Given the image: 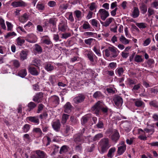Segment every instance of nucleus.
Returning a JSON list of instances; mask_svg holds the SVG:
<instances>
[{
  "label": "nucleus",
  "mask_w": 158,
  "mask_h": 158,
  "mask_svg": "<svg viewBox=\"0 0 158 158\" xmlns=\"http://www.w3.org/2000/svg\"><path fill=\"white\" fill-rule=\"evenodd\" d=\"M101 109L104 113H107L108 111V108L107 107H101V102L100 101H98L91 108V110L93 111H94L95 113L97 115L99 114Z\"/></svg>",
  "instance_id": "f257e3e1"
},
{
  "label": "nucleus",
  "mask_w": 158,
  "mask_h": 158,
  "mask_svg": "<svg viewBox=\"0 0 158 158\" xmlns=\"http://www.w3.org/2000/svg\"><path fill=\"white\" fill-rule=\"evenodd\" d=\"M100 143L101 148V153H103L106 152L110 146L108 138H104L100 140Z\"/></svg>",
  "instance_id": "f03ea898"
},
{
  "label": "nucleus",
  "mask_w": 158,
  "mask_h": 158,
  "mask_svg": "<svg viewBox=\"0 0 158 158\" xmlns=\"http://www.w3.org/2000/svg\"><path fill=\"white\" fill-rule=\"evenodd\" d=\"M117 49L114 47H110L104 50L105 56L108 57L112 55L111 57H116L118 54L117 53Z\"/></svg>",
  "instance_id": "7ed1b4c3"
},
{
  "label": "nucleus",
  "mask_w": 158,
  "mask_h": 158,
  "mask_svg": "<svg viewBox=\"0 0 158 158\" xmlns=\"http://www.w3.org/2000/svg\"><path fill=\"white\" fill-rule=\"evenodd\" d=\"M113 101L115 105L118 107L122 106L123 102L122 98L118 95H115L114 96Z\"/></svg>",
  "instance_id": "20e7f679"
},
{
  "label": "nucleus",
  "mask_w": 158,
  "mask_h": 158,
  "mask_svg": "<svg viewBox=\"0 0 158 158\" xmlns=\"http://www.w3.org/2000/svg\"><path fill=\"white\" fill-rule=\"evenodd\" d=\"M43 97V94L41 92L37 93L33 98V101L39 103L41 102Z\"/></svg>",
  "instance_id": "39448f33"
},
{
  "label": "nucleus",
  "mask_w": 158,
  "mask_h": 158,
  "mask_svg": "<svg viewBox=\"0 0 158 158\" xmlns=\"http://www.w3.org/2000/svg\"><path fill=\"white\" fill-rule=\"evenodd\" d=\"M29 73L32 75L37 76L40 72V70L38 68V69L33 67H29L28 69Z\"/></svg>",
  "instance_id": "423d86ee"
},
{
  "label": "nucleus",
  "mask_w": 158,
  "mask_h": 158,
  "mask_svg": "<svg viewBox=\"0 0 158 158\" xmlns=\"http://www.w3.org/2000/svg\"><path fill=\"white\" fill-rule=\"evenodd\" d=\"M100 14L101 19L103 20H105L109 16V13L104 9H100L99 11Z\"/></svg>",
  "instance_id": "0eeeda50"
},
{
  "label": "nucleus",
  "mask_w": 158,
  "mask_h": 158,
  "mask_svg": "<svg viewBox=\"0 0 158 158\" xmlns=\"http://www.w3.org/2000/svg\"><path fill=\"white\" fill-rule=\"evenodd\" d=\"M133 101L134 102L135 106L137 107H143L145 106L144 103L141 100V98L134 99Z\"/></svg>",
  "instance_id": "6e6552de"
},
{
  "label": "nucleus",
  "mask_w": 158,
  "mask_h": 158,
  "mask_svg": "<svg viewBox=\"0 0 158 158\" xmlns=\"http://www.w3.org/2000/svg\"><path fill=\"white\" fill-rule=\"evenodd\" d=\"M52 126L53 129L57 132L59 131L61 126V124L59 120L53 122L52 123Z\"/></svg>",
  "instance_id": "1a4fd4ad"
},
{
  "label": "nucleus",
  "mask_w": 158,
  "mask_h": 158,
  "mask_svg": "<svg viewBox=\"0 0 158 158\" xmlns=\"http://www.w3.org/2000/svg\"><path fill=\"white\" fill-rule=\"evenodd\" d=\"M11 5L14 7L25 6H27L26 4L22 0H19L17 1L13 2Z\"/></svg>",
  "instance_id": "9d476101"
},
{
  "label": "nucleus",
  "mask_w": 158,
  "mask_h": 158,
  "mask_svg": "<svg viewBox=\"0 0 158 158\" xmlns=\"http://www.w3.org/2000/svg\"><path fill=\"white\" fill-rule=\"evenodd\" d=\"M85 98V97L84 95L79 94L78 96L73 98V101L75 103L78 104L83 102Z\"/></svg>",
  "instance_id": "9b49d317"
},
{
  "label": "nucleus",
  "mask_w": 158,
  "mask_h": 158,
  "mask_svg": "<svg viewBox=\"0 0 158 158\" xmlns=\"http://www.w3.org/2000/svg\"><path fill=\"white\" fill-rule=\"evenodd\" d=\"M73 140L76 143L83 141L84 138L83 135L80 134H76L74 136Z\"/></svg>",
  "instance_id": "f8f14e48"
},
{
  "label": "nucleus",
  "mask_w": 158,
  "mask_h": 158,
  "mask_svg": "<svg viewBox=\"0 0 158 158\" xmlns=\"http://www.w3.org/2000/svg\"><path fill=\"white\" fill-rule=\"evenodd\" d=\"M73 108V106L69 102H67L64 106V112L65 113H69L71 111Z\"/></svg>",
  "instance_id": "ddd939ff"
},
{
  "label": "nucleus",
  "mask_w": 158,
  "mask_h": 158,
  "mask_svg": "<svg viewBox=\"0 0 158 158\" xmlns=\"http://www.w3.org/2000/svg\"><path fill=\"white\" fill-rule=\"evenodd\" d=\"M120 136L117 131L114 130L113 134L111 136V139L114 141L116 142L119 139Z\"/></svg>",
  "instance_id": "4468645a"
},
{
  "label": "nucleus",
  "mask_w": 158,
  "mask_h": 158,
  "mask_svg": "<svg viewBox=\"0 0 158 158\" xmlns=\"http://www.w3.org/2000/svg\"><path fill=\"white\" fill-rule=\"evenodd\" d=\"M139 11L138 8L137 7H134L131 15L133 18H137L139 16Z\"/></svg>",
  "instance_id": "2eb2a0df"
},
{
  "label": "nucleus",
  "mask_w": 158,
  "mask_h": 158,
  "mask_svg": "<svg viewBox=\"0 0 158 158\" xmlns=\"http://www.w3.org/2000/svg\"><path fill=\"white\" fill-rule=\"evenodd\" d=\"M126 149V145L123 144V145L120 146L118 147L117 153L119 155L122 154Z\"/></svg>",
  "instance_id": "dca6fc26"
},
{
  "label": "nucleus",
  "mask_w": 158,
  "mask_h": 158,
  "mask_svg": "<svg viewBox=\"0 0 158 158\" xmlns=\"http://www.w3.org/2000/svg\"><path fill=\"white\" fill-rule=\"evenodd\" d=\"M93 97L96 99H101L103 98L104 96L100 91H97L94 94Z\"/></svg>",
  "instance_id": "f3484780"
},
{
  "label": "nucleus",
  "mask_w": 158,
  "mask_h": 158,
  "mask_svg": "<svg viewBox=\"0 0 158 158\" xmlns=\"http://www.w3.org/2000/svg\"><path fill=\"white\" fill-rule=\"evenodd\" d=\"M116 150V149L115 147H112L110 148L107 154V156L110 158H112Z\"/></svg>",
  "instance_id": "a211bd4d"
},
{
  "label": "nucleus",
  "mask_w": 158,
  "mask_h": 158,
  "mask_svg": "<svg viewBox=\"0 0 158 158\" xmlns=\"http://www.w3.org/2000/svg\"><path fill=\"white\" fill-rule=\"evenodd\" d=\"M28 119L29 121L38 124L39 123V120L36 117L30 116L27 118Z\"/></svg>",
  "instance_id": "6ab92c4d"
},
{
  "label": "nucleus",
  "mask_w": 158,
  "mask_h": 158,
  "mask_svg": "<svg viewBox=\"0 0 158 158\" xmlns=\"http://www.w3.org/2000/svg\"><path fill=\"white\" fill-rule=\"evenodd\" d=\"M50 100L55 104H58L59 103V98L56 95L52 96L50 98Z\"/></svg>",
  "instance_id": "aec40b11"
},
{
  "label": "nucleus",
  "mask_w": 158,
  "mask_h": 158,
  "mask_svg": "<svg viewBox=\"0 0 158 158\" xmlns=\"http://www.w3.org/2000/svg\"><path fill=\"white\" fill-rule=\"evenodd\" d=\"M36 106V104L34 102H30L27 105L28 107L27 110L29 112L30 111L33 110Z\"/></svg>",
  "instance_id": "412c9836"
},
{
  "label": "nucleus",
  "mask_w": 158,
  "mask_h": 158,
  "mask_svg": "<svg viewBox=\"0 0 158 158\" xmlns=\"http://www.w3.org/2000/svg\"><path fill=\"white\" fill-rule=\"evenodd\" d=\"M18 74L19 76L24 78L27 75V70L26 69H22L19 71Z\"/></svg>",
  "instance_id": "4be33fe9"
},
{
  "label": "nucleus",
  "mask_w": 158,
  "mask_h": 158,
  "mask_svg": "<svg viewBox=\"0 0 158 158\" xmlns=\"http://www.w3.org/2000/svg\"><path fill=\"white\" fill-rule=\"evenodd\" d=\"M28 16L26 13H25L23 16L20 17L19 19V21L23 23L28 20Z\"/></svg>",
  "instance_id": "5701e85b"
},
{
  "label": "nucleus",
  "mask_w": 158,
  "mask_h": 158,
  "mask_svg": "<svg viewBox=\"0 0 158 158\" xmlns=\"http://www.w3.org/2000/svg\"><path fill=\"white\" fill-rule=\"evenodd\" d=\"M119 40L124 44H128L130 42V40L127 39L123 35H122L119 38Z\"/></svg>",
  "instance_id": "b1692460"
},
{
  "label": "nucleus",
  "mask_w": 158,
  "mask_h": 158,
  "mask_svg": "<svg viewBox=\"0 0 158 158\" xmlns=\"http://www.w3.org/2000/svg\"><path fill=\"white\" fill-rule=\"evenodd\" d=\"M54 67L51 64L47 63L45 66V69L48 72H51L54 69Z\"/></svg>",
  "instance_id": "393cba45"
},
{
  "label": "nucleus",
  "mask_w": 158,
  "mask_h": 158,
  "mask_svg": "<svg viewBox=\"0 0 158 158\" xmlns=\"http://www.w3.org/2000/svg\"><path fill=\"white\" fill-rule=\"evenodd\" d=\"M35 153L40 158H44L46 156V154L44 152L40 150H36Z\"/></svg>",
  "instance_id": "a878e982"
},
{
  "label": "nucleus",
  "mask_w": 158,
  "mask_h": 158,
  "mask_svg": "<svg viewBox=\"0 0 158 158\" xmlns=\"http://www.w3.org/2000/svg\"><path fill=\"white\" fill-rule=\"evenodd\" d=\"M139 8L141 13L143 14H144L147 11V7L146 5L144 4H142L139 7Z\"/></svg>",
  "instance_id": "bb28decb"
},
{
  "label": "nucleus",
  "mask_w": 158,
  "mask_h": 158,
  "mask_svg": "<svg viewBox=\"0 0 158 158\" xmlns=\"http://www.w3.org/2000/svg\"><path fill=\"white\" fill-rule=\"evenodd\" d=\"M34 49L39 53H41L43 52L42 48L38 44H35Z\"/></svg>",
  "instance_id": "cd10ccee"
},
{
  "label": "nucleus",
  "mask_w": 158,
  "mask_h": 158,
  "mask_svg": "<svg viewBox=\"0 0 158 158\" xmlns=\"http://www.w3.org/2000/svg\"><path fill=\"white\" fill-rule=\"evenodd\" d=\"M68 27L66 24H61L59 26L58 29L59 31L62 32H64L67 29Z\"/></svg>",
  "instance_id": "c85d7f7f"
},
{
  "label": "nucleus",
  "mask_w": 158,
  "mask_h": 158,
  "mask_svg": "<svg viewBox=\"0 0 158 158\" xmlns=\"http://www.w3.org/2000/svg\"><path fill=\"white\" fill-rule=\"evenodd\" d=\"M32 64L35 66L39 67L41 65V61L39 59H35L32 61Z\"/></svg>",
  "instance_id": "c756f323"
},
{
  "label": "nucleus",
  "mask_w": 158,
  "mask_h": 158,
  "mask_svg": "<svg viewBox=\"0 0 158 158\" xmlns=\"http://www.w3.org/2000/svg\"><path fill=\"white\" fill-rule=\"evenodd\" d=\"M27 52L22 51L20 53V59L22 60L27 59Z\"/></svg>",
  "instance_id": "7c9ffc66"
},
{
  "label": "nucleus",
  "mask_w": 158,
  "mask_h": 158,
  "mask_svg": "<svg viewBox=\"0 0 158 158\" xmlns=\"http://www.w3.org/2000/svg\"><path fill=\"white\" fill-rule=\"evenodd\" d=\"M89 118V117L87 116H83L81 119V124L82 125H85L88 122Z\"/></svg>",
  "instance_id": "2f4dec72"
},
{
  "label": "nucleus",
  "mask_w": 158,
  "mask_h": 158,
  "mask_svg": "<svg viewBox=\"0 0 158 158\" xmlns=\"http://www.w3.org/2000/svg\"><path fill=\"white\" fill-rule=\"evenodd\" d=\"M69 148L68 146L66 145L63 146L60 150V154H62L64 153L67 152Z\"/></svg>",
  "instance_id": "473e14b6"
},
{
  "label": "nucleus",
  "mask_w": 158,
  "mask_h": 158,
  "mask_svg": "<svg viewBox=\"0 0 158 158\" xmlns=\"http://www.w3.org/2000/svg\"><path fill=\"white\" fill-rule=\"evenodd\" d=\"M13 64V66L15 68H19L20 65V63L19 60H13L12 61Z\"/></svg>",
  "instance_id": "72a5a7b5"
},
{
  "label": "nucleus",
  "mask_w": 158,
  "mask_h": 158,
  "mask_svg": "<svg viewBox=\"0 0 158 158\" xmlns=\"http://www.w3.org/2000/svg\"><path fill=\"white\" fill-rule=\"evenodd\" d=\"M69 115L65 114H63L62 118V123L63 124L65 123L66 122L67 119L69 118Z\"/></svg>",
  "instance_id": "f704fd0d"
},
{
  "label": "nucleus",
  "mask_w": 158,
  "mask_h": 158,
  "mask_svg": "<svg viewBox=\"0 0 158 158\" xmlns=\"http://www.w3.org/2000/svg\"><path fill=\"white\" fill-rule=\"evenodd\" d=\"M95 55L92 52H89L87 54V56L88 58L90 61L93 62L94 61V56Z\"/></svg>",
  "instance_id": "c9c22d12"
},
{
  "label": "nucleus",
  "mask_w": 158,
  "mask_h": 158,
  "mask_svg": "<svg viewBox=\"0 0 158 158\" xmlns=\"http://www.w3.org/2000/svg\"><path fill=\"white\" fill-rule=\"evenodd\" d=\"M16 40L17 44L20 46H21L24 43L25 41V40L21 37L18 38L16 39Z\"/></svg>",
  "instance_id": "e433bc0d"
},
{
  "label": "nucleus",
  "mask_w": 158,
  "mask_h": 158,
  "mask_svg": "<svg viewBox=\"0 0 158 158\" xmlns=\"http://www.w3.org/2000/svg\"><path fill=\"white\" fill-rule=\"evenodd\" d=\"M142 57V56L136 55L135 57V61L138 63L142 62L143 60Z\"/></svg>",
  "instance_id": "4c0bfd02"
},
{
  "label": "nucleus",
  "mask_w": 158,
  "mask_h": 158,
  "mask_svg": "<svg viewBox=\"0 0 158 158\" xmlns=\"http://www.w3.org/2000/svg\"><path fill=\"white\" fill-rule=\"evenodd\" d=\"M113 19V18H110L107 19L106 21L104 23V24H103V26L105 27L108 26L112 22Z\"/></svg>",
  "instance_id": "58836bf2"
},
{
  "label": "nucleus",
  "mask_w": 158,
  "mask_h": 158,
  "mask_svg": "<svg viewBox=\"0 0 158 158\" xmlns=\"http://www.w3.org/2000/svg\"><path fill=\"white\" fill-rule=\"evenodd\" d=\"M71 123L72 125H75L77 124V120L73 116H71L70 118Z\"/></svg>",
  "instance_id": "ea45409f"
},
{
  "label": "nucleus",
  "mask_w": 158,
  "mask_h": 158,
  "mask_svg": "<svg viewBox=\"0 0 158 158\" xmlns=\"http://www.w3.org/2000/svg\"><path fill=\"white\" fill-rule=\"evenodd\" d=\"M31 126L28 124H25L23 128V131L25 133L27 132L29 130Z\"/></svg>",
  "instance_id": "a19ab883"
},
{
  "label": "nucleus",
  "mask_w": 158,
  "mask_h": 158,
  "mask_svg": "<svg viewBox=\"0 0 158 158\" xmlns=\"http://www.w3.org/2000/svg\"><path fill=\"white\" fill-rule=\"evenodd\" d=\"M103 137V135L102 133H100L96 135L94 137L93 140L96 141L99 140L100 138Z\"/></svg>",
  "instance_id": "79ce46f5"
},
{
  "label": "nucleus",
  "mask_w": 158,
  "mask_h": 158,
  "mask_svg": "<svg viewBox=\"0 0 158 158\" xmlns=\"http://www.w3.org/2000/svg\"><path fill=\"white\" fill-rule=\"evenodd\" d=\"M149 104L155 107H158V103L156 100H152L150 102Z\"/></svg>",
  "instance_id": "37998d69"
},
{
  "label": "nucleus",
  "mask_w": 158,
  "mask_h": 158,
  "mask_svg": "<svg viewBox=\"0 0 158 158\" xmlns=\"http://www.w3.org/2000/svg\"><path fill=\"white\" fill-rule=\"evenodd\" d=\"M136 25L139 28H145L147 27V24L143 23H138L136 24Z\"/></svg>",
  "instance_id": "c03bdc74"
},
{
  "label": "nucleus",
  "mask_w": 158,
  "mask_h": 158,
  "mask_svg": "<svg viewBox=\"0 0 158 158\" xmlns=\"http://www.w3.org/2000/svg\"><path fill=\"white\" fill-rule=\"evenodd\" d=\"M84 29H87L90 28V26L88 22L85 21L82 26Z\"/></svg>",
  "instance_id": "a18cd8bd"
},
{
  "label": "nucleus",
  "mask_w": 158,
  "mask_h": 158,
  "mask_svg": "<svg viewBox=\"0 0 158 158\" xmlns=\"http://www.w3.org/2000/svg\"><path fill=\"white\" fill-rule=\"evenodd\" d=\"M76 16L78 19H79L81 17L82 13L79 10H76L74 12Z\"/></svg>",
  "instance_id": "49530a36"
},
{
  "label": "nucleus",
  "mask_w": 158,
  "mask_h": 158,
  "mask_svg": "<svg viewBox=\"0 0 158 158\" xmlns=\"http://www.w3.org/2000/svg\"><path fill=\"white\" fill-rule=\"evenodd\" d=\"M48 23H49L52 24V26H54L56 25V21L55 18H51L49 19Z\"/></svg>",
  "instance_id": "de8ad7c7"
},
{
  "label": "nucleus",
  "mask_w": 158,
  "mask_h": 158,
  "mask_svg": "<svg viewBox=\"0 0 158 158\" xmlns=\"http://www.w3.org/2000/svg\"><path fill=\"white\" fill-rule=\"evenodd\" d=\"M98 128H102L104 127V124L101 121H99L98 123L96 125Z\"/></svg>",
  "instance_id": "09e8293b"
},
{
  "label": "nucleus",
  "mask_w": 158,
  "mask_h": 158,
  "mask_svg": "<svg viewBox=\"0 0 158 158\" xmlns=\"http://www.w3.org/2000/svg\"><path fill=\"white\" fill-rule=\"evenodd\" d=\"M117 72L119 76H120L124 72V69L122 67L118 68L117 69Z\"/></svg>",
  "instance_id": "8fccbe9b"
},
{
  "label": "nucleus",
  "mask_w": 158,
  "mask_h": 158,
  "mask_svg": "<svg viewBox=\"0 0 158 158\" xmlns=\"http://www.w3.org/2000/svg\"><path fill=\"white\" fill-rule=\"evenodd\" d=\"M16 35V34L14 31L12 32H9L7 33L6 35H5V39H7L10 37L15 36Z\"/></svg>",
  "instance_id": "3c124183"
},
{
  "label": "nucleus",
  "mask_w": 158,
  "mask_h": 158,
  "mask_svg": "<svg viewBox=\"0 0 158 158\" xmlns=\"http://www.w3.org/2000/svg\"><path fill=\"white\" fill-rule=\"evenodd\" d=\"M98 21L96 19H92L91 20V24L93 26L97 27L98 24Z\"/></svg>",
  "instance_id": "603ef678"
},
{
  "label": "nucleus",
  "mask_w": 158,
  "mask_h": 158,
  "mask_svg": "<svg viewBox=\"0 0 158 158\" xmlns=\"http://www.w3.org/2000/svg\"><path fill=\"white\" fill-rule=\"evenodd\" d=\"M6 24L7 27V30L8 31H11L13 27V26L11 23L8 22H6Z\"/></svg>",
  "instance_id": "864d4df0"
},
{
  "label": "nucleus",
  "mask_w": 158,
  "mask_h": 158,
  "mask_svg": "<svg viewBox=\"0 0 158 158\" xmlns=\"http://www.w3.org/2000/svg\"><path fill=\"white\" fill-rule=\"evenodd\" d=\"M140 87V84H138L134 85L133 88L132 89V90L134 92H135L138 90Z\"/></svg>",
  "instance_id": "5fc2aeb1"
},
{
  "label": "nucleus",
  "mask_w": 158,
  "mask_h": 158,
  "mask_svg": "<svg viewBox=\"0 0 158 158\" xmlns=\"http://www.w3.org/2000/svg\"><path fill=\"white\" fill-rule=\"evenodd\" d=\"M36 8L39 10H43L44 9V7L43 4H38L37 5Z\"/></svg>",
  "instance_id": "6e6d98bb"
},
{
  "label": "nucleus",
  "mask_w": 158,
  "mask_h": 158,
  "mask_svg": "<svg viewBox=\"0 0 158 158\" xmlns=\"http://www.w3.org/2000/svg\"><path fill=\"white\" fill-rule=\"evenodd\" d=\"M94 39L93 38H89L88 39H86L85 40V43L87 44L90 45L92 41Z\"/></svg>",
  "instance_id": "4d7b16f0"
},
{
  "label": "nucleus",
  "mask_w": 158,
  "mask_h": 158,
  "mask_svg": "<svg viewBox=\"0 0 158 158\" xmlns=\"http://www.w3.org/2000/svg\"><path fill=\"white\" fill-rule=\"evenodd\" d=\"M44 107V106L42 104H40L39 105L37 111L38 113H39L43 110Z\"/></svg>",
  "instance_id": "13d9d810"
},
{
  "label": "nucleus",
  "mask_w": 158,
  "mask_h": 158,
  "mask_svg": "<svg viewBox=\"0 0 158 158\" xmlns=\"http://www.w3.org/2000/svg\"><path fill=\"white\" fill-rule=\"evenodd\" d=\"M93 50L99 56H101V54L99 49H97L96 47L95 46L94 47Z\"/></svg>",
  "instance_id": "bf43d9fd"
},
{
  "label": "nucleus",
  "mask_w": 158,
  "mask_h": 158,
  "mask_svg": "<svg viewBox=\"0 0 158 158\" xmlns=\"http://www.w3.org/2000/svg\"><path fill=\"white\" fill-rule=\"evenodd\" d=\"M68 19L72 22L74 21V19L72 12H70Z\"/></svg>",
  "instance_id": "052dcab7"
},
{
  "label": "nucleus",
  "mask_w": 158,
  "mask_h": 158,
  "mask_svg": "<svg viewBox=\"0 0 158 158\" xmlns=\"http://www.w3.org/2000/svg\"><path fill=\"white\" fill-rule=\"evenodd\" d=\"M48 5L51 7H53L56 5V3L54 1H50L48 3Z\"/></svg>",
  "instance_id": "680f3d73"
},
{
  "label": "nucleus",
  "mask_w": 158,
  "mask_h": 158,
  "mask_svg": "<svg viewBox=\"0 0 158 158\" xmlns=\"http://www.w3.org/2000/svg\"><path fill=\"white\" fill-rule=\"evenodd\" d=\"M47 117L48 114L46 112H44L43 114H40V117L41 119H46Z\"/></svg>",
  "instance_id": "e2e57ef3"
},
{
  "label": "nucleus",
  "mask_w": 158,
  "mask_h": 158,
  "mask_svg": "<svg viewBox=\"0 0 158 158\" xmlns=\"http://www.w3.org/2000/svg\"><path fill=\"white\" fill-rule=\"evenodd\" d=\"M33 131L35 132L36 133H39L40 134H42V132L41 129L39 128H35L33 129Z\"/></svg>",
  "instance_id": "0e129e2a"
},
{
  "label": "nucleus",
  "mask_w": 158,
  "mask_h": 158,
  "mask_svg": "<svg viewBox=\"0 0 158 158\" xmlns=\"http://www.w3.org/2000/svg\"><path fill=\"white\" fill-rule=\"evenodd\" d=\"M42 43H44L45 44L47 45H49L52 43L50 39H45L44 40H43L42 41Z\"/></svg>",
  "instance_id": "69168bd1"
},
{
  "label": "nucleus",
  "mask_w": 158,
  "mask_h": 158,
  "mask_svg": "<svg viewBox=\"0 0 158 158\" xmlns=\"http://www.w3.org/2000/svg\"><path fill=\"white\" fill-rule=\"evenodd\" d=\"M148 16L150 17L154 13V10L152 8H149L148 10Z\"/></svg>",
  "instance_id": "338daca9"
},
{
  "label": "nucleus",
  "mask_w": 158,
  "mask_h": 158,
  "mask_svg": "<svg viewBox=\"0 0 158 158\" xmlns=\"http://www.w3.org/2000/svg\"><path fill=\"white\" fill-rule=\"evenodd\" d=\"M151 40L149 38L146 39L144 41L143 44L144 46H147L151 42Z\"/></svg>",
  "instance_id": "774afa93"
}]
</instances>
